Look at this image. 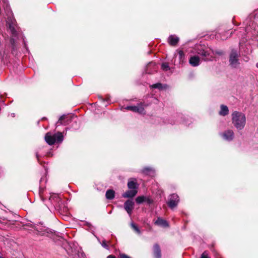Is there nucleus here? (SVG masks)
Returning <instances> with one entry per match:
<instances>
[{
    "mask_svg": "<svg viewBox=\"0 0 258 258\" xmlns=\"http://www.w3.org/2000/svg\"><path fill=\"white\" fill-rule=\"evenodd\" d=\"M101 245L105 248L108 249V246L106 243L105 240H103L102 242H100Z\"/></svg>",
    "mask_w": 258,
    "mask_h": 258,
    "instance_id": "27",
    "label": "nucleus"
},
{
    "mask_svg": "<svg viewBox=\"0 0 258 258\" xmlns=\"http://www.w3.org/2000/svg\"><path fill=\"white\" fill-rule=\"evenodd\" d=\"M256 67L258 68V62L256 64Z\"/></svg>",
    "mask_w": 258,
    "mask_h": 258,
    "instance_id": "36",
    "label": "nucleus"
},
{
    "mask_svg": "<svg viewBox=\"0 0 258 258\" xmlns=\"http://www.w3.org/2000/svg\"><path fill=\"white\" fill-rule=\"evenodd\" d=\"M231 121L237 130H242L244 128L246 123L245 114L242 112L234 111L231 114Z\"/></svg>",
    "mask_w": 258,
    "mask_h": 258,
    "instance_id": "1",
    "label": "nucleus"
},
{
    "mask_svg": "<svg viewBox=\"0 0 258 258\" xmlns=\"http://www.w3.org/2000/svg\"><path fill=\"white\" fill-rule=\"evenodd\" d=\"M155 223L157 225L163 227H167L169 226L168 222L161 218H158Z\"/></svg>",
    "mask_w": 258,
    "mask_h": 258,
    "instance_id": "14",
    "label": "nucleus"
},
{
    "mask_svg": "<svg viewBox=\"0 0 258 258\" xmlns=\"http://www.w3.org/2000/svg\"><path fill=\"white\" fill-rule=\"evenodd\" d=\"M198 53V54L204 57V59L205 61L212 60L213 59V56L211 55L210 52L207 50H200Z\"/></svg>",
    "mask_w": 258,
    "mask_h": 258,
    "instance_id": "10",
    "label": "nucleus"
},
{
    "mask_svg": "<svg viewBox=\"0 0 258 258\" xmlns=\"http://www.w3.org/2000/svg\"><path fill=\"white\" fill-rule=\"evenodd\" d=\"M176 51L178 53L179 63H182L184 61L185 59V55L183 51L181 50H176Z\"/></svg>",
    "mask_w": 258,
    "mask_h": 258,
    "instance_id": "21",
    "label": "nucleus"
},
{
    "mask_svg": "<svg viewBox=\"0 0 258 258\" xmlns=\"http://www.w3.org/2000/svg\"><path fill=\"white\" fill-rule=\"evenodd\" d=\"M131 226L132 228L139 234L141 233L140 230L138 228V227L133 222L131 223Z\"/></svg>",
    "mask_w": 258,
    "mask_h": 258,
    "instance_id": "24",
    "label": "nucleus"
},
{
    "mask_svg": "<svg viewBox=\"0 0 258 258\" xmlns=\"http://www.w3.org/2000/svg\"><path fill=\"white\" fill-rule=\"evenodd\" d=\"M71 121V118L69 116L66 115H63L61 116L57 122V124L58 125L62 124V125H67Z\"/></svg>",
    "mask_w": 258,
    "mask_h": 258,
    "instance_id": "13",
    "label": "nucleus"
},
{
    "mask_svg": "<svg viewBox=\"0 0 258 258\" xmlns=\"http://www.w3.org/2000/svg\"><path fill=\"white\" fill-rule=\"evenodd\" d=\"M143 172L146 174L153 176L155 174V170L150 167H146L143 169Z\"/></svg>",
    "mask_w": 258,
    "mask_h": 258,
    "instance_id": "18",
    "label": "nucleus"
},
{
    "mask_svg": "<svg viewBox=\"0 0 258 258\" xmlns=\"http://www.w3.org/2000/svg\"><path fill=\"white\" fill-rule=\"evenodd\" d=\"M143 103H141L139 104L137 106H128L125 107V109L127 110H130L132 111L138 112L140 114H144L145 113V109L143 107Z\"/></svg>",
    "mask_w": 258,
    "mask_h": 258,
    "instance_id": "7",
    "label": "nucleus"
},
{
    "mask_svg": "<svg viewBox=\"0 0 258 258\" xmlns=\"http://www.w3.org/2000/svg\"><path fill=\"white\" fill-rule=\"evenodd\" d=\"M239 53L237 50H232L231 51L229 56V63L232 68H237L239 64Z\"/></svg>",
    "mask_w": 258,
    "mask_h": 258,
    "instance_id": "3",
    "label": "nucleus"
},
{
    "mask_svg": "<svg viewBox=\"0 0 258 258\" xmlns=\"http://www.w3.org/2000/svg\"><path fill=\"white\" fill-rule=\"evenodd\" d=\"M48 201L54 206H59L61 203V200L58 194L50 193Z\"/></svg>",
    "mask_w": 258,
    "mask_h": 258,
    "instance_id": "6",
    "label": "nucleus"
},
{
    "mask_svg": "<svg viewBox=\"0 0 258 258\" xmlns=\"http://www.w3.org/2000/svg\"><path fill=\"white\" fill-rule=\"evenodd\" d=\"M127 186L129 189L133 190H137L138 185L137 183L134 181H130L128 182Z\"/></svg>",
    "mask_w": 258,
    "mask_h": 258,
    "instance_id": "22",
    "label": "nucleus"
},
{
    "mask_svg": "<svg viewBox=\"0 0 258 258\" xmlns=\"http://www.w3.org/2000/svg\"><path fill=\"white\" fill-rule=\"evenodd\" d=\"M107 258H116L115 256L113 255H109L107 256Z\"/></svg>",
    "mask_w": 258,
    "mask_h": 258,
    "instance_id": "33",
    "label": "nucleus"
},
{
    "mask_svg": "<svg viewBox=\"0 0 258 258\" xmlns=\"http://www.w3.org/2000/svg\"><path fill=\"white\" fill-rule=\"evenodd\" d=\"M155 66V63L154 62H151L148 64L147 68H149L150 66Z\"/></svg>",
    "mask_w": 258,
    "mask_h": 258,
    "instance_id": "31",
    "label": "nucleus"
},
{
    "mask_svg": "<svg viewBox=\"0 0 258 258\" xmlns=\"http://www.w3.org/2000/svg\"><path fill=\"white\" fill-rule=\"evenodd\" d=\"M201 258H209L208 253L206 251L202 253Z\"/></svg>",
    "mask_w": 258,
    "mask_h": 258,
    "instance_id": "28",
    "label": "nucleus"
},
{
    "mask_svg": "<svg viewBox=\"0 0 258 258\" xmlns=\"http://www.w3.org/2000/svg\"><path fill=\"white\" fill-rule=\"evenodd\" d=\"M145 201H146L149 204H152L153 203V200L149 198H146Z\"/></svg>",
    "mask_w": 258,
    "mask_h": 258,
    "instance_id": "30",
    "label": "nucleus"
},
{
    "mask_svg": "<svg viewBox=\"0 0 258 258\" xmlns=\"http://www.w3.org/2000/svg\"><path fill=\"white\" fill-rule=\"evenodd\" d=\"M220 136L224 140L230 142L233 140L234 134L233 130L228 129L220 133Z\"/></svg>",
    "mask_w": 258,
    "mask_h": 258,
    "instance_id": "4",
    "label": "nucleus"
},
{
    "mask_svg": "<svg viewBox=\"0 0 258 258\" xmlns=\"http://www.w3.org/2000/svg\"><path fill=\"white\" fill-rule=\"evenodd\" d=\"M179 202V199L178 196L173 194L170 196L167 204L169 207L173 209L177 206Z\"/></svg>",
    "mask_w": 258,
    "mask_h": 258,
    "instance_id": "5",
    "label": "nucleus"
},
{
    "mask_svg": "<svg viewBox=\"0 0 258 258\" xmlns=\"http://www.w3.org/2000/svg\"><path fill=\"white\" fill-rule=\"evenodd\" d=\"M40 195L41 198L42 200L44 202V198L43 197L41 191H40Z\"/></svg>",
    "mask_w": 258,
    "mask_h": 258,
    "instance_id": "32",
    "label": "nucleus"
},
{
    "mask_svg": "<svg viewBox=\"0 0 258 258\" xmlns=\"http://www.w3.org/2000/svg\"><path fill=\"white\" fill-rule=\"evenodd\" d=\"M134 205V202L130 200L126 201L124 204V208L130 215H131L132 213Z\"/></svg>",
    "mask_w": 258,
    "mask_h": 258,
    "instance_id": "9",
    "label": "nucleus"
},
{
    "mask_svg": "<svg viewBox=\"0 0 258 258\" xmlns=\"http://www.w3.org/2000/svg\"><path fill=\"white\" fill-rule=\"evenodd\" d=\"M189 64L192 67H197L200 64V58L199 56L194 55L190 57Z\"/></svg>",
    "mask_w": 258,
    "mask_h": 258,
    "instance_id": "12",
    "label": "nucleus"
},
{
    "mask_svg": "<svg viewBox=\"0 0 258 258\" xmlns=\"http://www.w3.org/2000/svg\"><path fill=\"white\" fill-rule=\"evenodd\" d=\"M36 157H37V159L39 160V155H38V153H36Z\"/></svg>",
    "mask_w": 258,
    "mask_h": 258,
    "instance_id": "34",
    "label": "nucleus"
},
{
    "mask_svg": "<svg viewBox=\"0 0 258 258\" xmlns=\"http://www.w3.org/2000/svg\"><path fill=\"white\" fill-rule=\"evenodd\" d=\"M217 53L218 54H222V53H221V52H217Z\"/></svg>",
    "mask_w": 258,
    "mask_h": 258,
    "instance_id": "35",
    "label": "nucleus"
},
{
    "mask_svg": "<svg viewBox=\"0 0 258 258\" xmlns=\"http://www.w3.org/2000/svg\"><path fill=\"white\" fill-rule=\"evenodd\" d=\"M154 254L156 258H161V249L159 245L157 244L154 245Z\"/></svg>",
    "mask_w": 258,
    "mask_h": 258,
    "instance_id": "16",
    "label": "nucleus"
},
{
    "mask_svg": "<svg viewBox=\"0 0 258 258\" xmlns=\"http://www.w3.org/2000/svg\"><path fill=\"white\" fill-rule=\"evenodd\" d=\"M165 85L164 87L163 86V85L161 83H158L156 84H154L152 85L151 87L152 88H155V89H163L164 88H165Z\"/></svg>",
    "mask_w": 258,
    "mask_h": 258,
    "instance_id": "23",
    "label": "nucleus"
},
{
    "mask_svg": "<svg viewBox=\"0 0 258 258\" xmlns=\"http://www.w3.org/2000/svg\"><path fill=\"white\" fill-rule=\"evenodd\" d=\"M34 229L36 231L37 233L43 235L45 234L44 233V227H42L41 225H37L34 226Z\"/></svg>",
    "mask_w": 258,
    "mask_h": 258,
    "instance_id": "19",
    "label": "nucleus"
},
{
    "mask_svg": "<svg viewBox=\"0 0 258 258\" xmlns=\"http://www.w3.org/2000/svg\"><path fill=\"white\" fill-rule=\"evenodd\" d=\"M146 198L143 196H140L136 198V201L138 204H141L143 202L145 201Z\"/></svg>",
    "mask_w": 258,
    "mask_h": 258,
    "instance_id": "25",
    "label": "nucleus"
},
{
    "mask_svg": "<svg viewBox=\"0 0 258 258\" xmlns=\"http://www.w3.org/2000/svg\"><path fill=\"white\" fill-rule=\"evenodd\" d=\"M229 110L227 106L221 105L220 106V110L219 114L222 116H225L228 114Z\"/></svg>",
    "mask_w": 258,
    "mask_h": 258,
    "instance_id": "17",
    "label": "nucleus"
},
{
    "mask_svg": "<svg viewBox=\"0 0 258 258\" xmlns=\"http://www.w3.org/2000/svg\"><path fill=\"white\" fill-rule=\"evenodd\" d=\"M222 39H226V38H225V37H223V38H222Z\"/></svg>",
    "mask_w": 258,
    "mask_h": 258,
    "instance_id": "37",
    "label": "nucleus"
},
{
    "mask_svg": "<svg viewBox=\"0 0 258 258\" xmlns=\"http://www.w3.org/2000/svg\"><path fill=\"white\" fill-rule=\"evenodd\" d=\"M7 23L8 25L9 29L13 36L17 35V32L15 28V21L12 20L11 17L9 18L7 21Z\"/></svg>",
    "mask_w": 258,
    "mask_h": 258,
    "instance_id": "8",
    "label": "nucleus"
},
{
    "mask_svg": "<svg viewBox=\"0 0 258 258\" xmlns=\"http://www.w3.org/2000/svg\"><path fill=\"white\" fill-rule=\"evenodd\" d=\"M115 192L112 189H108L106 192V198L108 200H112L114 198Z\"/></svg>",
    "mask_w": 258,
    "mask_h": 258,
    "instance_id": "20",
    "label": "nucleus"
},
{
    "mask_svg": "<svg viewBox=\"0 0 258 258\" xmlns=\"http://www.w3.org/2000/svg\"><path fill=\"white\" fill-rule=\"evenodd\" d=\"M162 69L164 70V71H168V70H170V67L169 66V64L168 63H162Z\"/></svg>",
    "mask_w": 258,
    "mask_h": 258,
    "instance_id": "26",
    "label": "nucleus"
},
{
    "mask_svg": "<svg viewBox=\"0 0 258 258\" xmlns=\"http://www.w3.org/2000/svg\"><path fill=\"white\" fill-rule=\"evenodd\" d=\"M0 258H3V257H2L1 256H0Z\"/></svg>",
    "mask_w": 258,
    "mask_h": 258,
    "instance_id": "38",
    "label": "nucleus"
},
{
    "mask_svg": "<svg viewBox=\"0 0 258 258\" xmlns=\"http://www.w3.org/2000/svg\"><path fill=\"white\" fill-rule=\"evenodd\" d=\"M167 41L170 45L175 46L178 43L179 38L178 37L175 35H171L168 38Z\"/></svg>",
    "mask_w": 258,
    "mask_h": 258,
    "instance_id": "11",
    "label": "nucleus"
},
{
    "mask_svg": "<svg viewBox=\"0 0 258 258\" xmlns=\"http://www.w3.org/2000/svg\"><path fill=\"white\" fill-rule=\"evenodd\" d=\"M120 258H132L124 253H121L119 255Z\"/></svg>",
    "mask_w": 258,
    "mask_h": 258,
    "instance_id": "29",
    "label": "nucleus"
},
{
    "mask_svg": "<svg viewBox=\"0 0 258 258\" xmlns=\"http://www.w3.org/2000/svg\"><path fill=\"white\" fill-rule=\"evenodd\" d=\"M63 140V136L60 132H57L54 134L47 133L45 136V140L49 145H52L55 143H61Z\"/></svg>",
    "mask_w": 258,
    "mask_h": 258,
    "instance_id": "2",
    "label": "nucleus"
},
{
    "mask_svg": "<svg viewBox=\"0 0 258 258\" xmlns=\"http://www.w3.org/2000/svg\"><path fill=\"white\" fill-rule=\"evenodd\" d=\"M137 193V190L131 189L126 191L125 192L122 194L123 198H133L136 196Z\"/></svg>",
    "mask_w": 258,
    "mask_h": 258,
    "instance_id": "15",
    "label": "nucleus"
}]
</instances>
